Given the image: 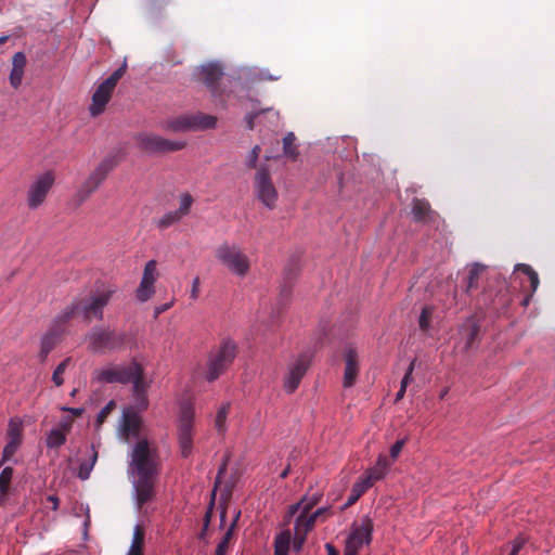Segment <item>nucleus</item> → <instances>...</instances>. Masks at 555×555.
I'll use <instances>...</instances> for the list:
<instances>
[{
    "label": "nucleus",
    "instance_id": "f257e3e1",
    "mask_svg": "<svg viewBox=\"0 0 555 555\" xmlns=\"http://www.w3.org/2000/svg\"><path fill=\"white\" fill-rule=\"evenodd\" d=\"M130 470L135 475L133 489L139 508L156 494L155 486L160 472L159 455L147 439H139L131 451Z\"/></svg>",
    "mask_w": 555,
    "mask_h": 555
},
{
    "label": "nucleus",
    "instance_id": "f03ea898",
    "mask_svg": "<svg viewBox=\"0 0 555 555\" xmlns=\"http://www.w3.org/2000/svg\"><path fill=\"white\" fill-rule=\"evenodd\" d=\"M96 378L100 382L111 384H132L133 396L137 404L140 406V409L147 408L149 401L146 391L150 387V384L144 378L143 366L135 360H132L128 364H120L103 369L99 372Z\"/></svg>",
    "mask_w": 555,
    "mask_h": 555
},
{
    "label": "nucleus",
    "instance_id": "7ed1b4c3",
    "mask_svg": "<svg viewBox=\"0 0 555 555\" xmlns=\"http://www.w3.org/2000/svg\"><path fill=\"white\" fill-rule=\"evenodd\" d=\"M217 117L203 113L185 114L172 117L165 121L164 129L170 132H190L212 129L216 127Z\"/></svg>",
    "mask_w": 555,
    "mask_h": 555
},
{
    "label": "nucleus",
    "instance_id": "20e7f679",
    "mask_svg": "<svg viewBox=\"0 0 555 555\" xmlns=\"http://www.w3.org/2000/svg\"><path fill=\"white\" fill-rule=\"evenodd\" d=\"M115 289L106 288L89 297H82L75 299L86 322H91L92 319L102 320L103 309L108 305L114 295Z\"/></svg>",
    "mask_w": 555,
    "mask_h": 555
},
{
    "label": "nucleus",
    "instance_id": "39448f33",
    "mask_svg": "<svg viewBox=\"0 0 555 555\" xmlns=\"http://www.w3.org/2000/svg\"><path fill=\"white\" fill-rule=\"evenodd\" d=\"M236 356V346L231 341H224L218 349L211 351L207 362L206 379L216 380L231 365Z\"/></svg>",
    "mask_w": 555,
    "mask_h": 555
},
{
    "label": "nucleus",
    "instance_id": "423d86ee",
    "mask_svg": "<svg viewBox=\"0 0 555 555\" xmlns=\"http://www.w3.org/2000/svg\"><path fill=\"white\" fill-rule=\"evenodd\" d=\"M127 63L124 62L120 67L99 85L92 95V104L90 105V114L92 116H98L104 112L117 82L125 75Z\"/></svg>",
    "mask_w": 555,
    "mask_h": 555
},
{
    "label": "nucleus",
    "instance_id": "0eeeda50",
    "mask_svg": "<svg viewBox=\"0 0 555 555\" xmlns=\"http://www.w3.org/2000/svg\"><path fill=\"white\" fill-rule=\"evenodd\" d=\"M217 259L232 273L244 276L250 267L248 257L235 245L222 244L216 249Z\"/></svg>",
    "mask_w": 555,
    "mask_h": 555
},
{
    "label": "nucleus",
    "instance_id": "6e6552de",
    "mask_svg": "<svg viewBox=\"0 0 555 555\" xmlns=\"http://www.w3.org/2000/svg\"><path fill=\"white\" fill-rule=\"evenodd\" d=\"M372 533L373 520L365 516L359 526L353 525L345 543L344 555H359L363 546L371 543Z\"/></svg>",
    "mask_w": 555,
    "mask_h": 555
},
{
    "label": "nucleus",
    "instance_id": "1a4fd4ad",
    "mask_svg": "<svg viewBox=\"0 0 555 555\" xmlns=\"http://www.w3.org/2000/svg\"><path fill=\"white\" fill-rule=\"evenodd\" d=\"M255 193L259 201L269 209L275 207L278 192L268 168L260 167L255 176Z\"/></svg>",
    "mask_w": 555,
    "mask_h": 555
},
{
    "label": "nucleus",
    "instance_id": "9d476101",
    "mask_svg": "<svg viewBox=\"0 0 555 555\" xmlns=\"http://www.w3.org/2000/svg\"><path fill=\"white\" fill-rule=\"evenodd\" d=\"M89 339L93 351L114 350L125 345L126 334L106 328H93Z\"/></svg>",
    "mask_w": 555,
    "mask_h": 555
},
{
    "label": "nucleus",
    "instance_id": "9b49d317",
    "mask_svg": "<svg viewBox=\"0 0 555 555\" xmlns=\"http://www.w3.org/2000/svg\"><path fill=\"white\" fill-rule=\"evenodd\" d=\"M138 144L141 150L147 153L177 152L185 147L183 141H171L158 134L143 133L138 137Z\"/></svg>",
    "mask_w": 555,
    "mask_h": 555
},
{
    "label": "nucleus",
    "instance_id": "f8f14e48",
    "mask_svg": "<svg viewBox=\"0 0 555 555\" xmlns=\"http://www.w3.org/2000/svg\"><path fill=\"white\" fill-rule=\"evenodd\" d=\"M116 165V160L112 157L105 158L99 164L78 191L77 195L80 197L81 202L90 196L101 185Z\"/></svg>",
    "mask_w": 555,
    "mask_h": 555
},
{
    "label": "nucleus",
    "instance_id": "ddd939ff",
    "mask_svg": "<svg viewBox=\"0 0 555 555\" xmlns=\"http://www.w3.org/2000/svg\"><path fill=\"white\" fill-rule=\"evenodd\" d=\"M193 411L190 408H184L181 412L178 438L181 455L189 457L193 449Z\"/></svg>",
    "mask_w": 555,
    "mask_h": 555
},
{
    "label": "nucleus",
    "instance_id": "4468645a",
    "mask_svg": "<svg viewBox=\"0 0 555 555\" xmlns=\"http://www.w3.org/2000/svg\"><path fill=\"white\" fill-rule=\"evenodd\" d=\"M311 362V356L300 354L288 367L284 377V388L288 393H293L299 386L302 377L306 375Z\"/></svg>",
    "mask_w": 555,
    "mask_h": 555
},
{
    "label": "nucleus",
    "instance_id": "2eb2a0df",
    "mask_svg": "<svg viewBox=\"0 0 555 555\" xmlns=\"http://www.w3.org/2000/svg\"><path fill=\"white\" fill-rule=\"evenodd\" d=\"M54 183V175L51 171L40 176L27 192V203L33 209L39 207L46 199L47 194Z\"/></svg>",
    "mask_w": 555,
    "mask_h": 555
},
{
    "label": "nucleus",
    "instance_id": "dca6fc26",
    "mask_svg": "<svg viewBox=\"0 0 555 555\" xmlns=\"http://www.w3.org/2000/svg\"><path fill=\"white\" fill-rule=\"evenodd\" d=\"M158 278L156 260L146 262L139 287L135 291V297L139 301L145 302L155 294L154 284Z\"/></svg>",
    "mask_w": 555,
    "mask_h": 555
},
{
    "label": "nucleus",
    "instance_id": "f3484780",
    "mask_svg": "<svg viewBox=\"0 0 555 555\" xmlns=\"http://www.w3.org/2000/svg\"><path fill=\"white\" fill-rule=\"evenodd\" d=\"M318 502V499H313L311 501H308L306 502V499H302L300 502L296 503V504H293L289 506V509H288V513H287V518L288 520L295 515L297 514L298 512L299 515L304 516L306 521L314 527V524L317 521V518L322 515L326 509L325 508H319L317 509L315 512L311 513V509L313 508V506L317 504Z\"/></svg>",
    "mask_w": 555,
    "mask_h": 555
},
{
    "label": "nucleus",
    "instance_id": "a211bd4d",
    "mask_svg": "<svg viewBox=\"0 0 555 555\" xmlns=\"http://www.w3.org/2000/svg\"><path fill=\"white\" fill-rule=\"evenodd\" d=\"M318 502V499H313L311 501H308L306 502V499H302L300 502L296 503V504H293L289 506V509H288V513H287V518L288 520L295 515L297 514L298 512L299 515L304 516L306 521L314 527V524L317 521V518L322 515L326 509L325 508H319L317 509L315 512L311 513V509L313 508V506L317 504Z\"/></svg>",
    "mask_w": 555,
    "mask_h": 555
},
{
    "label": "nucleus",
    "instance_id": "6ab92c4d",
    "mask_svg": "<svg viewBox=\"0 0 555 555\" xmlns=\"http://www.w3.org/2000/svg\"><path fill=\"white\" fill-rule=\"evenodd\" d=\"M345 373H344V387H351L358 376L359 372V358L358 352L353 347H348L345 351Z\"/></svg>",
    "mask_w": 555,
    "mask_h": 555
},
{
    "label": "nucleus",
    "instance_id": "aec40b11",
    "mask_svg": "<svg viewBox=\"0 0 555 555\" xmlns=\"http://www.w3.org/2000/svg\"><path fill=\"white\" fill-rule=\"evenodd\" d=\"M142 428V418L134 412L124 414L121 434L126 441L130 438H139Z\"/></svg>",
    "mask_w": 555,
    "mask_h": 555
},
{
    "label": "nucleus",
    "instance_id": "412c9836",
    "mask_svg": "<svg viewBox=\"0 0 555 555\" xmlns=\"http://www.w3.org/2000/svg\"><path fill=\"white\" fill-rule=\"evenodd\" d=\"M300 271L298 259H291L283 272V285L281 286V297L288 298L292 292L293 282Z\"/></svg>",
    "mask_w": 555,
    "mask_h": 555
},
{
    "label": "nucleus",
    "instance_id": "4be33fe9",
    "mask_svg": "<svg viewBox=\"0 0 555 555\" xmlns=\"http://www.w3.org/2000/svg\"><path fill=\"white\" fill-rule=\"evenodd\" d=\"M223 76L222 68L217 64L203 65L199 69L201 80L209 88L212 92L216 91L218 81Z\"/></svg>",
    "mask_w": 555,
    "mask_h": 555
},
{
    "label": "nucleus",
    "instance_id": "5701e85b",
    "mask_svg": "<svg viewBox=\"0 0 555 555\" xmlns=\"http://www.w3.org/2000/svg\"><path fill=\"white\" fill-rule=\"evenodd\" d=\"M77 314H80L76 300H73L66 306L53 320L50 328L60 331V334H64L65 325Z\"/></svg>",
    "mask_w": 555,
    "mask_h": 555
},
{
    "label": "nucleus",
    "instance_id": "b1692460",
    "mask_svg": "<svg viewBox=\"0 0 555 555\" xmlns=\"http://www.w3.org/2000/svg\"><path fill=\"white\" fill-rule=\"evenodd\" d=\"M70 422L61 423L59 428H53L47 436L46 444L50 449H56L66 441V434L70 430Z\"/></svg>",
    "mask_w": 555,
    "mask_h": 555
},
{
    "label": "nucleus",
    "instance_id": "393cba45",
    "mask_svg": "<svg viewBox=\"0 0 555 555\" xmlns=\"http://www.w3.org/2000/svg\"><path fill=\"white\" fill-rule=\"evenodd\" d=\"M412 214L414 219L420 222L431 221L435 217V211L431 209L430 204L420 198L413 199Z\"/></svg>",
    "mask_w": 555,
    "mask_h": 555
},
{
    "label": "nucleus",
    "instance_id": "a878e982",
    "mask_svg": "<svg viewBox=\"0 0 555 555\" xmlns=\"http://www.w3.org/2000/svg\"><path fill=\"white\" fill-rule=\"evenodd\" d=\"M389 466L390 463L388 462L387 457L385 455H379L376 464L373 467L366 469L364 476H366V479L375 483L385 477Z\"/></svg>",
    "mask_w": 555,
    "mask_h": 555
},
{
    "label": "nucleus",
    "instance_id": "bb28decb",
    "mask_svg": "<svg viewBox=\"0 0 555 555\" xmlns=\"http://www.w3.org/2000/svg\"><path fill=\"white\" fill-rule=\"evenodd\" d=\"M486 272V267L480 263H474L470 266L468 276L466 281L465 292L472 294L479 287V282Z\"/></svg>",
    "mask_w": 555,
    "mask_h": 555
},
{
    "label": "nucleus",
    "instance_id": "cd10ccee",
    "mask_svg": "<svg viewBox=\"0 0 555 555\" xmlns=\"http://www.w3.org/2000/svg\"><path fill=\"white\" fill-rule=\"evenodd\" d=\"M518 272L528 276V280L530 282L531 295L535 293V291L539 287L540 280L538 273L532 269V267L526 263H518L515 266L513 274L515 275Z\"/></svg>",
    "mask_w": 555,
    "mask_h": 555
},
{
    "label": "nucleus",
    "instance_id": "c85d7f7f",
    "mask_svg": "<svg viewBox=\"0 0 555 555\" xmlns=\"http://www.w3.org/2000/svg\"><path fill=\"white\" fill-rule=\"evenodd\" d=\"M98 460V451L95 450V446H91V455L89 461H83L79 466L78 477L81 480H87L90 477V474L96 463Z\"/></svg>",
    "mask_w": 555,
    "mask_h": 555
},
{
    "label": "nucleus",
    "instance_id": "c756f323",
    "mask_svg": "<svg viewBox=\"0 0 555 555\" xmlns=\"http://www.w3.org/2000/svg\"><path fill=\"white\" fill-rule=\"evenodd\" d=\"M291 543V532L280 533L274 541V555H287Z\"/></svg>",
    "mask_w": 555,
    "mask_h": 555
},
{
    "label": "nucleus",
    "instance_id": "7c9ffc66",
    "mask_svg": "<svg viewBox=\"0 0 555 555\" xmlns=\"http://www.w3.org/2000/svg\"><path fill=\"white\" fill-rule=\"evenodd\" d=\"M62 337L60 331L50 328L49 332L41 338V348L51 352Z\"/></svg>",
    "mask_w": 555,
    "mask_h": 555
},
{
    "label": "nucleus",
    "instance_id": "2f4dec72",
    "mask_svg": "<svg viewBox=\"0 0 555 555\" xmlns=\"http://www.w3.org/2000/svg\"><path fill=\"white\" fill-rule=\"evenodd\" d=\"M296 137L293 132H288L283 138V152L287 157L292 159H296L299 155L298 149L295 145Z\"/></svg>",
    "mask_w": 555,
    "mask_h": 555
},
{
    "label": "nucleus",
    "instance_id": "473e14b6",
    "mask_svg": "<svg viewBox=\"0 0 555 555\" xmlns=\"http://www.w3.org/2000/svg\"><path fill=\"white\" fill-rule=\"evenodd\" d=\"M230 403H224L220 406L215 418V427L219 434H223L227 429L225 421L229 414Z\"/></svg>",
    "mask_w": 555,
    "mask_h": 555
},
{
    "label": "nucleus",
    "instance_id": "72a5a7b5",
    "mask_svg": "<svg viewBox=\"0 0 555 555\" xmlns=\"http://www.w3.org/2000/svg\"><path fill=\"white\" fill-rule=\"evenodd\" d=\"M464 332L466 336L465 348L469 349L479 335L480 326L476 322H469L465 325Z\"/></svg>",
    "mask_w": 555,
    "mask_h": 555
},
{
    "label": "nucleus",
    "instance_id": "f704fd0d",
    "mask_svg": "<svg viewBox=\"0 0 555 555\" xmlns=\"http://www.w3.org/2000/svg\"><path fill=\"white\" fill-rule=\"evenodd\" d=\"M181 216L178 214L177 210L166 212L158 221L157 227L160 230H165L169 228L170 225L175 224L179 220H181Z\"/></svg>",
    "mask_w": 555,
    "mask_h": 555
},
{
    "label": "nucleus",
    "instance_id": "c9c22d12",
    "mask_svg": "<svg viewBox=\"0 0 555 555\" xmlns=\"http://www.w3.org/2000/svg\"><path fill=\"white\" fill-rule=\"evenodd\" d=\"M21 444H22V441L8 439V442L2 452V459H1L0 464H3L5 462L10 461L14 456V454L16 453V451L18 450Z\"/></svg>",
    "mask_w": 555,
    "mask_h": 555
},
{
    "label": "nucleus",
    "instance_id": "e433bc0d",
    "mask_svg": "<svg viewBox=\"0 0 555 555\" xmlns=\"http://www.w3.org/2000/svg\"><path fill=\"white\" fill-rule=\"evenodd\" d=\"M434 313V308L430 306H425L422 311L418 319V325L420 328L424 332H427L430 326V320Z\"/></svg>",
    "mask_w": 555,
    "mask_h": 555
},
{
    "label": "nucleus",
    "instance_id": "4c0bfd02",
    "mask_svg": "<svg viewBox=\"0 0 555 555\" xmlns=\"http://www.w3.org/2000/svg\"><path fill=\"white\" fill-rule=\"evenodd\" d=\"M234 526H235V522H233L231 525V527L224 533L222 540L218 543L217 548H216V555H225L228 547H229V543L233 535Z\"/></svg>",
    "mask_w": 555,
    "mask_h": 555
},
{
    "label": "nucleus",
    "instance_id": "58836bf2",
    "mask_svg": "<svg viewBox=\"0 0 555 555\" xmlns=\"http://www.w3.org/2000/svg\"><path fill=\"white\" fill-rule=\"evenodd\" d=\"M7 438L10 440L22 441V423L11 420L9 423Z\"/></svg>",
    "mask_w": 555,
    "mask_h": 555
},
{
    "label": "nucleus",
    "instance_id": "ea45409f",
    "mask_svg": "<svg viewBox=\"0 0 555 555\" xmlns=\"http://www.w3.org/2000/svg\"><path fill=\"white\" fill-rule=\"evenodd\" d=\"M69 362H70V358H66L55 367V370L52 374V380L55 384V386L63 385L64 379H63L62 375L66 371Z\"/></svg>",
    "mask_w": 555,
    "mask_h": 555
},
{
    "label": "nucleus",
    "instance_id": "a19ab883",
    "mask_svg": "<svg viewBox=\"0 0 555 555\" xmlns=\"http://www.w3.org/2000/svg\"><path fill=\"white\" fill-rule=\"evenodd\" d=\"M373 482L366 479L364 474L358 478V480L352 486V492H357L358 495H363L371 487H373Z\"/></svg>",
    "mask_w": 555,
    "mask_h": 555
},
{
    "label": "nucleus",
    "instance_id": "79ce46f5",
    "mask_svg": "<svg viewBox=\"0 0 555 555\" xmlns=\"http://www.w3.org/2000/svg\"><path fill=\"white\" fill-rule=\"evenodd\" d=\"M144 544V531L141 527H135L132 538V543L130 546L131 551H141L143 552Z\"/></svg>",
    "mask_w": 555,
    "mask_h": 555
},
{
    "label": "nucleus",
    "instance_id": "37998d69",
    "mask_svg": "<svg viewBox=\"0 0 555 555\" xmlns=\"http://www.w3.org/2000/svg\"><path fill=\"white\" fill-rule=\"evenodd\" d=\"M193 204V197L189 193H184L180 196V206L179 209H177L178 214L181 217L186 216L192 207Z\"/></svg>",
    "mask_w": 555,
    "mask_h": 555
},
{
    "label": "nucleus",
    "instance_id": "c03bdc74",
    "mask_svg": "<svg viewBox=\"0 0 555 555\" xmlns=\"http://www.w3.org/2000/svg\"><path fill=\"white\" fill-rule=\"evenodd\" d=\"M13 477V468L12 467H4L2 472L0 473V489L1 491L3 489H7L10 491V485Z\"/></svg>",
    "mask_w": 555,
    "mask_h": 555
},
{
    "label": "nucleus",
    "instance_id": "a18cd8bd",
    "mask_svg": "<svg viewBox=\"0 0 555 555\" xmlns=\"http://www.w3.org/2000/svg\"><path fill=\"white\" fill-rule=\"evenodd\" d=\"M114 408H115V402L113 400H111L109 402L106 403V405L104 408L101 409V411L96 415V424L99 426H101L105 422V420L111 414V412L114 410Z\"/></svg>",
    "mask_w": 555,
    "mask_h": 555
},
{
    "label": "nucleus",
    "instance_id": "49530a36",
    "mask_svg": "<svg viewBox=\"0 0 555 555\" xmlns=\"http://www.w3.org/2000/svg\"><path fill=\"white\" fill-rule=\"evenodd\" d=\"M24 70L12 66L10 74V83L14 89H17L22 85Z\"/></svg>",
    "mask_w": 555,
    "mask_h": 555
},
{
    "label": "nucleus",
    "instance_id": "de8ad7c7",
    "mask_svg": "<svg viewBox=\"0 0 555 555\" xmlns=\"http://www.w3.org/2000/svg\"><path fill=\"white\" fill-rule=\"evenodd\" d=\"M313 527L310 526L304 516L301 515H298L296 520H295V527H294V531L295 530H298V533H302L304 535L307 537V533L312 529Z\"/></svg>",
    "mask_w": 555,
    "mask_h": 555
},
{
    "label": "nucleus",
    "instance_id": "09e8293b",
    "mask_svg": "<svg viewBox=\"0 0 555 555\" xmlns=\"http://www.w3.org/2000/svg\"><path fill=\"white\" fill-rule=\"evenodd\" d=\"M527 543V539L524 535H518L513 542H512V551L509 555H518V553L522 550L525 544Z\"/></svg>",
    "mask_w": 555,
    "mask_h": 555
},
{
    "label": "nucleus",
    "instance_id": "8fccbe9b",
    "mask_svg": "<svg viewBox=\"0 0 555 555\" xmlns=\"http://www.w3.org/2000/svg\"><path fill=\"white\" fill-rule=\"evenodd\" d=\"M27 60L23 52H16L12 57V66L15 68L25 69Z\"/></svg>",
    "mask_w": 555,
    "mask_h": 555
},
{
    "label": "nucleus",
    "instance_id": "3c124183",
    "mask_svg": "<svg viewBox=\"0 0 555 555\" xmlns=\"http://www.w3.org/2000/svg\"><path fill=\"white\" fill-rule=\"evenodd\" d=\"M260 152H261V149L259 145H255L251 149V151L247 157V166L249 168H256V164H257Z\"/></svg>",
    "mask_w": 555,
    "mask_h": 555
},
{
    "label": "nucleus",
    "instance_id": "603ef678",
    "mask_svg": "<svg viewBox=\"0 0 555 555\" xmlns=\"http://www.w3.org/2000/svg\"><path fill=\"white\" fill-rule=\"evenodd\" d=\"M405 442H406V439H401V440L396 441L391 446V448H390V457H391L392 461H395L399 456V454L402 451V448L404 447Z\"/></svg>",
    "mask_w": 555,
    "mask_h": 555
},
{
    "label": "nucleus",
    "instance_id": "864d4df0",
    "mask_svg": "<svg viewBox=\"0 0 555 555\" xmlns=\"http://www.w3.org/2000/svg\"><path fill=\"white\" fill-rule=\"evenodd\" d=\"M415 364H416V359L411 361L410 365L408 366V369L405 371V374L401 380V385H404V387H406L413 379L412 374L415 369Z\"/></svg>",
    "mask_w": 555,
    "mask_h": 555
},
{
    "label": "nucleus",
    "instance_id": "5fc2aeb1",
    "mask_svg": "<svg viewBox=\"0 0 555 555\" xmlns=\"http://www.w3.org/2000/svg\"><path fill=\"white\" fill-rule=\"evenodd\" d=\"M306 541V535L302 533H298V530L294 531V542L293 546L296 552H299Z\"/></svg>",
    "mask_w": 555,
    "mask_h": 555
},
{
    "label": "nucleus",
    "instance_id": "6e6d98bb",
    "mask_svg": "<svg viewBox=\"0 0 555 555\" xmlns=\"http://www.w3.org/2000/svg\"><path fill=\"white\" fill-rule=\"evenodd\" d=\"M199 279L195 278L192 284L191 298L196 299L198 296Z\"/></svg>",
    "mask_w": 555,
    "mask_h": 555
},
{
    "label": "nucleus",
    "instance_id": "4d7b16f0",
    "mask_svg": "<svg viewBox=\"0 0 555 555\" xmlns=\"http://www.w3.org/2000/svg\"><path fill=\"white\" fill-rule=\"evenodd\" d=\"M258 116V113H250L246 116V124L249 130H253L255 127V118Z\"/></svg>",
    "mask_w": 555,
    "mask_h": 555
},
{
    "label": "nucleus",
    "instance_id": "13d9d810",
    "mask_svg": "<svg viewBox=\"0 0 555 555\" xmlns=\"http://www.w3.org/2000/svg\"><path fill=\"white\" fill-rule=\"evenodd\" d=\"M172 306V301L171 302H168V304H165V305H162V306H158L155 308V317L159 315L160 313L165 312L166 310H168L170 307Z\"/></svg>",
    "mask_w": 555,
    "mask_h": 555
},
{
    "label": "nucleus",
    "instance_id": "bf43d9fd",
    "mask_svg": "<svg viewBox=\"0 0 555 555\" xmlns=\"http://www.w3.org/2000/svg\"><path fill=\"white\" fill-rule=\"evenodd\" d=\"M362 495H358L357 492H352L350 493L349 498H348V501L346 503V506H350L352 504H354Z\"/></svg>",
    "mask_w": 555,
    "mask_h": 555
},
{
    "label": "nucleus",
    "instance_id": "052dcab7",
    "mask_svg": "<svg viewBox=\"0 0 555 555\" xmlns=\"http://www.w3.org/2000/svg\"><path fill=\"white\" fill-rule=\"evenodd\" d=\"M47 501L52 504V508L55 511L59 507V498L56 495H49Z\"/></svg>",
    "mask_w": 555,
    "mask_h": 555
},
{
    "label": "nucleus",
    "instance_id": "680f3d73",
    "mask_svg": "<svg viewBox=\"0 0 555 555\" xmlns=\"http://www.w3.org/2000/svg\"><path fill=\"white\" fill-rule=\"evenodd\" d=\"M325 548L327 551V555H338V552L333 544L326 543Z\"/></svg>",
    "mask_w": 555,
    "mask_h": 555
},
{
    "label": "nucleus",
    "instance_id": "e2e57ef3",
    "mask_svg": "<svg viewBox=\"0 0 555 555\" xmlns=\"http://www.w3.org/2000/svg\"><path fill=\"white\" fill-rule=\"evenodd\" d=\"M405 390H406V387H404V385H400V389L396 395V402L400 401L404 397Z\"/></svg>",
    "mask_w": 555,
    "mask_h": 555
},
{
    "label": "nucleus",
    "instance_id": "0e129e2a",
    "mask_svg": "<svg viewBox=\"0 0 555 555\" xmlns=\"http://www.w3.org/2000/svg\"><path fill=\"white\" fill-rule=\"evenodd\" d=\"M225 470V464H223L219 472H218V475H217V478H216V482H215V488L218 487V485L220 483V477H221V474Z\"/></svg>",
    "mask_w": 555,
    "mask_h": 555
},
{
    "label": "nucleus",
    "instance_id": "69168bd1",
    "mask_svg": "<svg viewBox=\"0 0 555 555\" xmlns=\"http://www.w3.org/2000/svg\"><path fill=\"white\" fill-rule=\"evenodd\" d=\"M49 353L50 352L46 351L43 348L40 347L39 358L41 362H44L47 360Z\"/></svg>",
    "mask_w": 555,
    "mask_h": 555
},
{
    "label": "nucleus",
    "instance_id": "338daca9",
    "mask_svg": "<svg viewBox=\"0 0 555 555\" xmlns=\"http://www.w3.org/2000/svg\"><path fill=\"white\" fill-rule=\"evenodd\" d=\"M65 410L72 412L75 416H80L82 414V409H80V408H78V409L66 408Z\"/></svg>",
    "mask_w": 555,
    "mask_h": 555
},
{
    "label": "nucleus",
    "instance_id": "774afa93",
    "mask_svg": "<svg viewBox=\"0 0 555 555\" xmlns=\"http://www.w3.org/2000/svg\"><path fill=\"white\" fill-rule=\"evenodd\" d=\"M260 78L261 79H269V80H276L280 78V76H271V75H267L264 73H261L260 74Z\"/></svg>",
    "mask_w": 555,
    "mask_h": 555
}]
</instances>
